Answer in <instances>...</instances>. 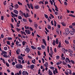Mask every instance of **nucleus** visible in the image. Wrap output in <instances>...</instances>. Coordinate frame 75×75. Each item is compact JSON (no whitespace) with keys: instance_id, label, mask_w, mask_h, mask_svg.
Instances as JSON below:
<instances>
[{"instance_id":"obj_1","label":"nucleus","mask_w":75,"mask_h":75,"mask_svg":"<svg viewBox=\"0 0 75 75\" xmlns=\"http://www.w3.org/2000/svg\"><path fill=\"white\" fill-rule=\"evenodd\" d=\"M16 68L18 69H21L23 68V66L21 64H17L16 65Z\"/></svg>"},{"instance_id":"obj_2","label":"nucleus","mask_w":75,"mask_h":75,"mask_svg":"<svg viewBox=\"0 0 75 75\" xmlns=\"http://www.w3.org/2000/svg\"><path fill=\"white\" fill-rule=\"evenodd\" d=\"M62 50L64 54H65V52H68V49H65L64 48H62Z\"/></svg>"},{"instance_id":"obj_3","label":"nucleus","mask_w":75,"mask_h":75,"mask_svg":"<svg viewBox=\"0 0 75 75\" xmlns=\"http://www.w3.org/2000/svg\"><path fill=\"white\" fill-rule=\"evenodd\" d=\"M25 32L27 34H31V32H30V30H25Z\"/></svg>"},{"instance_id":"obj_4","label":"nucleus","mask_w":75,"mask_h":75,"mask_svg":"<svg viewBox=\"0 0 75 75\" xmlns=\"http://www.w3.org/2000/svg\"><path fill=\"white\" fill-rule=\"evenodd\" d=\"M25 51L27 52V53H29L30 51V49L28 47H26L25 49Z\"/></svg>"},{"instance_id":"obj_5","label":"nucleus","mask_w":75,"mask_h":75,"mask_svg":"<svg viewBox=\"0 0 75 75\" xmlns=\"http://www.w3.org/2000/svg\"><path fill=\"white\" fill-rule=\"evenodd\" d=\"M23 75H28V73H27V71H23L22 72Z\"/></svg>"},{"instance_id":"obj_6","label":"nucleus","mask_w":75,"mask_h":75,"mask_svg":"<svg viewBox=\"0 0 75 75\" xmlns=\"http://www.w3.org/2000/svg\"><path fill=\"white\" fill-rule=\"evenodd\" d=\"M13 12L16 14H18V11L16 9L14 10L13 11Z\"/></svg>"},{"instance_id":"obj_7","label":"nucleus","mask_w":75,"mask_h":75,"mask_svg":"<svg viewBox=\"0 0 75 75\" xmlns=\"http://www.w3.org/2000/svg\"><path fill=\"white\" fill-rule=\"evenodd\" d=\"M67 72H68V73H69L70 74V75H71L72 74V72L71 71V70L69 69H67Z\"/></svg>"},{"instance_id":"obj_8","label":"nucleus","mask_w":75,"mask_h":75,"mask_svg":"<svg viewBox=\"0 0 75 75\" xmlns=\"http://www.w3.org/2000/svg\"><path fill=\"white\" fill-rule=\"evenodd\" d=\"M23 15L26 18H27V17H29V15H28V14L26 13V14H25V13H23Z\"/></svg>"},{"instance_id":"obj_9","label":"nucleus","mask_w":75,"mask_h":75,"mask_svg":"<svg viewBox=\"0 0 75 75\" xmlns=\"http://www.w3.org/2000/svg\"><path fill=\"white\" fill-rule=\"evenodd\" d=\"M42 40L43 42V44H45V46H47V43H46V41L45 39H42Z\"/></svg>"},{"instance_id":"obj_10","label":"nucleus","mask_w":75,"mask_h":75,"mask_svg":"<svg viewBox=\"0 0 75 75\" xmlns=\"http://www.w3.org/2000/svg\"><path fill=\"white\" fill-rule=\"evenodd\" d=\"M66 33L67 34H68L69 33V29L68 28L66 29Z\"/></svg>"},{"instance_id":"obj_11","label":"nucleus","mask_w":75,"mask_h":75,"mask_svg":"<svg viewBox=\"0 0 75 75\" xmlns=\"http://www.w3.org/2000/svg\"><path fill=\"white\" fill-rule=\"evenodd\" d=\"M14 7L15 9H17V8H18L19 7V6H18V4L15 5H14Z\"/></svg>"},{"instance_id":"obj_12","label":"nucleus","mask_w":75,"mask_h":75,"mask_svg":"<svg viewBox=\"0 0 75 75\" xmlns=\"http://www.w3.org/2000/svg\"><path fill=\"white\" fill-rule=\"evenodd\" d=\"M34 25L35 27L37 29L38 28V25L36 24V22H34Z\"/></svg>"},{"instance_id":"obj_13","label":"nucleus","mask_w":75,"mask_h":75,"mask_svg":"<svg viewBox=\"0 0 75 75\" xmlns=\"http://www.w3.org/2000/svg\"><path fill=\"white\" fill-rule=\"evenodd\" d=\"M11 14L14 16V17H17V16H18V15H16L14 13H13V12H11Z\"/></svg>"},{"instance_id":"obj_14","label":"nucleus","mask_w":75,"mask_h":75,"mask_svg":"<svg viewBox=\"0 0 75 75\" xmlns=\"http://www.w3.org/2000/svg\"><path fill=\"white\" fill-rule=\"evenodd\" d=\"M69 33L70 34V35H74V31L71 30L70 31Z\"/></svg>"},{"instance_id":"obj_15","label":"nucleus","mask_w":75,"mask_h":75,"mask_svg":"<svg viewBox=\"0 0 75 75\" xmlns=\"http://www.w3.org/2000/svg\"><path fill=\"white\" fill-rule=\"evenodd\" d=\"M55 43L56 44H59V40H58V38H57L55 41Z\"/></svg>"},{"instance_id":"obj_16","label":"nucleus","mask_w":75,"mask_h":75,"mask_svg":"<svg viewBox=\"0 0 75 75\" xmlns=\"http://www.w3.org/2000/svg\"><path fill=\"white\" fill-rule=\"evenodd\" d=\"M7 54V52H6V51H2V53H1V55H3V54Z\"/></svg>"},{"instance_id":"obj_17","label":"nucleus","mask_w":75,"mask_h":75,"mask_svg":"<svg viewBox=\"0 0 75 75\" xmlns=\"http://www.w3.org/2000/svg\"><path fill=\"white\" fill-rule=\"evenodd\" d=\"M61 64H62V61H59V62H57L56 63V65H60Z\"/></svg>"},{"instance_id":"obj_18","label":"nucleus","mask_w":75,"mask_h":75,"mask_svg":"<svg viewBox=\"0 0 75 75\" xmlns=\"http://www.w3.org/2000/svg\"><path fill=\"white\" fill-rule=\"evenodd\" d=\"M34 7L35 9H38V8H39V7H40V6L38 5L35 6Z\"/></svg>"},{"instance_id":"obj_19","label":"nucleus","mask_w":75,"mask_h":75,"mask_svg":"<svg viewBox=\"0 0 75 75\" xmlns=\"http://www.w3.org/2000/svg\"><path fill=\"white\" fill-rule=\"evenodd\" d=\"M68 51L69 52H71V53H73V52H74L73 50L70 49L68 50Z\"/></svg>"},{"instance_id":"obj_20","label":"nucleus","mask_w":75,"mask_h":75,"mask_svg":"<svg viewBox=\"0 0 75 75\" xmlns=\"http://www.w3.org/2000/svg\"><path fill=\"white\" fill-rule=\"evenodd\" d=\"M19 13H20V15L21 16H23V12L21 11V10H20L19 11Z\"/></svg>"},{"instance_id":"obj_21","label":"nucleus","mask_w":75,"mask_h":75,"mask_svg":"<svg viewBox=\"0 0 75 75\" xmlns=\"http://www.w3.org/2000/svg\"><path fill=\"white\" fill-rule=\"evenodd\" d=\"M44 66L45 67H48V63L47 62H46V63H45L44 64Z\"/></svg>"},{"instance_id":"obj_22","label":"nucleus","mask_w":75,"mask_h":75,"mask_svg":"<svg viewBox=\"0 0 75 75\" xmlns=\"http://www.w3.org/2000/svg\"><path fill=\"white\" fill-rule=\"evenodd\" d=\"M18 58L19 59L23 60V57H18Z\"/></svg>"},{"instance_id":"obj_23","label":"nucleus","mask_w":75,"mask_h":75,"mask_svg":"<svg viewBox=\"0 0 75 75\" xmlns=\"http://www.w3.org/2000/svg\"><path fill=\"white\" fill-rule=\"evenodd\" d=\"M60 23L62 24L63 26H66V24H65V23L64 22H63Z\"/></svg>"},{"instance_id":"obj_24","label":"nucleus","mask_w":75,"mask_h":75,"mask_svg":"<svg viewBox=\"0 0 75 75\" xmlns=\"http://www.w3.org/2000/svg\"><path fill=\"white\" fill-rule=\"evenodd\" d=\"M31 48H32L33 50H36L37 49V47H34L33 46H31Z\"/></svg>"},{"instance_id":"obj_25","label":"nucleus","mask_w":75,"mask_h":75,"mask_svg":"<svg viewBox=\"0 0 75 75\" xmlns=\"http://www.w3.org/2000/svg\"><path fill=\"white\" fill-rule=\"evenodd\" d=\"M41 47L42 48V50H45V46L44 45H42Z\"/></svg>"},{"instance_id":"obj_26","label":"nucleus","mask_w":75,"mask_h":75,"mask_svg":"<svg viewBox=\"0 0 75 75\" xmlns=\"http://www.w3.org/2000/svg\"><path fill=\"white\" fill-rule=\"evenodd\" d=\"M30 68H31V69H34V65H31L30 66Z\"/></svg>"},{"instance_id":"obj_27","label":"nucleus","mask_w":75,"mask_h":75,"mask_svg":"<svg viewBox=\"0 0 75 75\" xmlns=\"http://www.w3.org/2000/svg\"><path fill=\"white\" fill-rule=\"evenodd\" d=\"M30 6L31 9H33V4H30Z\"/></svg>"},{"instance_id":"obj_28","label":"nucleus","mask_w":75,"mask_h":75,"mask_svg":"<svg viewBox=\"0 0 75 75\" xmlns=\"http://www.w3.org/2000/svg\"><path fill=\"white\" fill-rule=\"evenodd\" d=\"M19 43H20V42H19L18 41H16V45L18 46V44H19Z\"/></svg>"},{"instance_id":"obj_29","label":"nucleus","mask_w":75,"mask_h":75,"mask_svg":"<svg viewBox=\"0 0 75 75\" xmlns=\"http://www.w3.org/2000/svg\"><path fill=\"white\" fill-rule=\"evenodd\" d=\"M65 42L66 44H69V42L67 41L66 40H65Z\"/></svg>"},{"instance_id":"obj_30","label":"nucleus","mask_w":75,"mask_h":75,"mask_svg":"<svg viewBox=\"0 0 75 75\" xmlns=\"http://www.w3.org/2000/svg\"><path fill=\"white\" fill-rule=\"evenodd\" d=\"M29 20V21L30 22V23H32L33 22V21L31 20V19L30 18H28Z\"/></svg>"},{"instance_id":"obj_31","label":"nucleus","mask_w":75,"mask_h":75,"mask_svg":"<svg viewBox=\"0 0 75 75\" xmlns=\"http://www.w3.org/2000/svg\"><path fill=\"white\" fill-rule=\"evenodd\" d=\"M69 16H70L71 17H72L74 18H75V16L73 15V14H71L70 15H69Z\"/></svg>"},{"instance_id":"obj_32","label":"nucleus","mask_w":75,"mask_h":75,"mask_svg":"<svg viewBox=\"0 0 75 75\" xmlns=\"http://www.w3.org/2000/svg\"><path fill=\"white\" fill-rule=\"evenodd\" d=\"M48 74H49L50 75H53L52 74V71H49Z\"/></svg>"},{"instance_id":"obj_33","label":"nucleus","mask_w":75,"mask_h":75,"mask_svg":"<svg viewBox=\"0 0 75 75\" xmlns=\"http://www.w3.org/2000/svg\"><path fill=\"white\" fill-rule=\"evenodd\" d=\"M52 44H53V45H55V40H53Z\"/></svg>"},{"instance_id":"obj_34","label":"nucleus","mask_w":75,"mask_h":75,"mask_svg":"<svg viewBox=\"0 0 75 75\" xmlns=\"http://www.w3.org/2000/svg\"><path fill=\"white\" fill-rule=\"evenodd\" d=\"M4 50H5V51H6L7 50V47H5L4 48Z\"/></svg>"},{"instance_id":"obj_35","label":"nucleus","mask_w":75,"mask_h":75,"mask_svg":"<svg viewBox=\"0 0 75 75\" xmlns=\"http://www.w3.org/2000/svg\"><path fill=\"white\" fill-rule=\"evenodd\" d=\"M54 27H56L57 26V22H56V21H54Z\"/></svg>"},{"instance_id":"obj_36","label":"nucleus","mask_w":75,"mask_h":75,"mask_svg":"<svg viewBox=\"0 0 75 75\" xmlns=\"http://www.w3.org/2000/svg\"><path fill=\"white\" fill-rule=\"evenodd\" d=\"M58 47L59 48H61V42H59V43L58 45Z\"/></svg>"},{"instance_id":"obj_37","label":"nucleus","mask_w":75,"mask_h":75,"mask_svg":"<svg viewBox=\"0 0 75 75\" xmlns=\"http://www.w3.org/2000/svg\"><path fill=\"white\" fill-rule=\"evenodd\" d=\"M61 59L62 60H65V58L64 57H62Z\"/></svg>"},{"instance_id":"obj_38","label":"nucleus","mask_w":75,"mask_h":75,"mask_svg":"<svg viewBox=\"0 0 75 75\" xmlns=\"http://www.w3.org/2000/svg\"><path fill=\"white\" fill-rule=\"evenodd\" d=\"M45 17L46 18H48V15H46V14H44Z\"/></svg>"},{"instance_id":"obj_39","label":"nucleus","mask_w":75,"mask_h":75,"mask_svg":"<svg viewBox=\"0 0 75 75\" xmlns=\"http://www.w3.org/2000/svg\"><path fill=\"white\" fill-rule=\"evenodd\" d=\"M47 28L48 29H49V30H51V27L50 25H49L47 27Z\"/></svg>"},{"instance_id":"obj_40","label":"nucleus","mask_w":75,"mask_h":75,"mask_svg":"<svg viewBox=\"0 0 75 75\" xmlns=\"http://www.w3.org/2000/svg\"><path fill=\"white\" fill-rule=\"evenodd\" d=\"M66 59L67 60V61H68L69 62H71V61L69 60V59L68 58H66Z\"/></svg>"},{"instance_id":"obj_41","label":"nucleus","mask_w":75,"mask_h":75,"mask_svg":"<svg viewBox=\"0 0 75 75\" xmlns=\"http://www.w3.org/2000/svg\"><path fill=\"white\" fill-rule=\"evenodd\" d=\"M21 30V29H18L17 28H16V30L17 31V32H19V31H20Z\"/></svg>"},{"instance_id":"obj_42","label":"nucleus","mask_w":75,"mask_h":75,"mask_svg":"<svg viewBox=\"0 0 75 75\" xmlns=\"http://www.w3.org/2000/svg\"><path fill=\"white\" fill-rule=\"evenodd\" d=\"M19 51H20V50H17L16 51V52L17 54H19Z\"/></svg>"},{"instance_id":"obj_43","label":"nucleus","mask_w":75,"mask_h":75,"mask_svg":"<svg viewBox=\"0 0 75 75\" xmlns=\"http://www.w3.org/2000/svg\"><path fill=\"white\" fill-rule=\"evenodd\" d=\"M25 42L23 41L22 42V45L24 46V45H25Z\"/></svg>"},{"instance_id":"obj_44","label":"nucleus","mask_w":75,"mask_h":75,"mask_svg":"<svg viewBox=\"0 0 75 75\" xmlns=\"http://www.w3.org/2000/svg\"><path fill=\"white\" fill-rule=\"evenodd\" d=\"M6 65L7 67H9V64H8V63H7V62H6Z\"/></svg>"},{"instance_id":"obj_45","label":"nucleus","mask_w":75,"mask_h":75,"mask_svg":"<svg viewBox=\"0 0 75 75\" xmlns=\"http://www.w3.org/2000/svg\"><path fill=\"white\" fill-rule=\"evenodd\" d=\"M6 42L8 45H10V43L9 41H7Z\"/></svg>"},{"instance_id":"obj_46","label":"nucleus","mask_w":75,"mask_h":75,"mask_svg":"<svg viewBox=\"0 0 75 75\" xmlns=\"http://www.w3.org/2000/svg\"><path fill=\"white\" fill-rule=\"evenodd\" d=\"M18 18L19 19L21 20V19H22V17L20 16H18Z\"/></svg>"},{"instance_id":"obj_47","label":"nucleus","mask_w":75,"mask_h":75,"mask_svg":"<svg viewBox=\"0 0 75 75\" xmlns=\"http://www.w3.org/2000/svg\"><path fill=\"white\" fill-rule=\"evenodd\" d=\"M21 33H22V34H24V35H26V34H25V32H23V31H21Z\"/></svg>"},{"instance_id":"obj_48","label":"nucleus","mask_w":75,"mask_h":75,"mask_svg":"<svg viewBox=\"0 0 75 75\" xmlns=\"http://www.w3.org/2000/svg\"><path fill=\"white\" fill-rule=\"evenodd\" d=\"M73 46H74V47H73V48H72V49H73V50H74V51H75V45H73Z\"/></svg>"},{"instance_id":"obj_49","label":"nucleus","mask_w":75,"mask_h":75,"mask_svg":"<svg viewBox=\"0 0 75 75\" xmlns=\"http://www.w3.org/2000/svg\"><path fill=\"white\" fill-rule=\"evenodd\" d=\"M7 39L8 40H12V38H8Z\"/></svg>"},{"instance_id":"obj_50","label":"nucleus","mask_w":75,"mask_h":75,"mask_svg":"<svg viewBox=\"0 0 75 75\" xmlns=\"http://www.w3.org/2000/svg\"><path fill=\"white\" fill-rule=\"evenodd\" d=\"M54 52L56 53L57 52V49L56 48H55L54 49Z\"/></svg>"},{"instance_id":"obj_51","label":"nucleus","mask_w":75,"mask_h":75,"mask_svg":"<svg viewBox=\"0 0 75 75\" xmlns=\"http://www.w3.org/2000/svg\"><path fill=\"white\" fill-rule=\"evenodd\" d=\"M50 17H52V18H54V16H53L52 15V14H50Z\"/></svg>"},{"instance_id":"obj_52","label":"nucleus","mask_w":75,"mask_h":75,"mask_svg":"<svg viewBox=\"0 0 75 75\" xmlns=\"http://www.w3.org/2000/svg\"><path fill=\"white\" fill-rule=\"evenodd\" d=\"M1 20L2 21H3L4 20V17L3 16H1Z\"/></svg>"},{"instance_id":"obj_53","label":"nucleus","mask_w":75,"mask_h":75,"mask_svg":"<svg viewBox=\"0 0 75 75\" xmlns=\"http://www.w3.org/2000/svg\"><path fill=\"white\" fill-rule=\"evenodd\" d=\"M55 72L56 74H58V71L57 70V68H55Z\"/></svg>"},{"instance_id":"obj_54","label":"nucleus","mask_w":75,"mask_h":75,"mask_svg":"<svg viewBox=\"0 0 75 75\" xmlns=\"http://www.w3.org/2000/svg\"><path fill=\"white\" fill-rule=\"evenodd\" d=\"M25 29H29V27H27L26 26H25Z\"/></svg>"},{"instance_id":"obj_55","label":"nucleus","mask_w":75,"mask_h":75,"mask_svg":"<svg viewBox=\"0 0 75 75\" xmlns=\"http://www.w3.org/2000/svg\"><path fill=\"white\" fill-rule=\"evenodd\" d=\"M14 57H13L11 59L12 62H13L14 61Z\"/></svg>"},{"instance_id":"obj_56","label":"nucleus","mask_w":75,"mask_h":75,"mask_svg":"<svg viewBox=\"0 0 75 75\" xmlns=\"http://www.w3.org/2000/svg\"><path fill=\"white\" fill-rule=\"evenodd\" d=\"M50 69H55V68H54V67H50Z\"/></svg>"},{"instance_id":"obj_57","label":"nucleus","mask_w":75,"mask_h":75,"mask_svg":"<svg viewBox=\"0 0 75 75\" xmlns=\"http://www.w3.org/2000/svg\"><path fill=\"white\" fill-rule=\"evenodd\" d=\"M71 62L72 64H75L74 62L72 60H71Z\"/></svg>"},{"instance_id":"obj_58","label":"nucleus","mask_w":75,"mask_h":75,"mask_svg":"<svg viewBox=\"0 0 75 75\" xmlns=\"http://www.w3.org/2000/svg\"><path fill=\"white\" fill-rule=\"evenodd\" d=\"M27 5L28 6L29 8H31L30 7V6L29 4H27Z\"/></svg>"},{"instance_id":"obj_59","label":"nucleus","mask_w":75,"mask_h":75,"mask_svg":"<svg viewBox=\"0 0 75 75\" xmlns=\"http://www.w3.org/2000/svg\"><path fill=\"white\" fill-rule=\"evenodd\" d=\"M23 21H24V22H27V20L24 18L23 19Z\"/></svg>"},{"instance_id":"obj_60","label":"nucleus","mask_w":75,"mask_h":75,"mask_svg":"<svg viewBox=\"0 0 75 75\" xmlns=\"http://www.w3.org/2000/svg\"><path fill=\"white\" fill-rule=\"evenodd\" d=\"M47 52L48 53H49V46H47Z\"/></svg>"},{"instance_id":"obj_61","label":"nucleus","mask_w":75,"mask_h":75,"mask_svg":"<svg viewBox=\"0 0 75 75\" xmlns=\"http://www.w3.org/2000/svg\"><path fill=\"white\" fill-rule=\"evenodd\" d=\"M18 61L19 62V63L20 64H21V61L20 60H18Z\"/></svg>"},{"instance_id":"obj_62","label":"nucleus","mask_w":75,"mask_h":75,"mask_svg":"<svg viewBox=\"0 0 75 75\" xmlns=\"http://www.w3.org/2000/svg\"><path fill=\"white\" fill-rule=\"evenodd\" d=\"M38 55H41V53H40V52L39 51H38Z\"/></svg>"},{"instance_id":"obj_63","label":"nucleus","mask_w":75,"mask_h":75,"mask_svg":"<svg viewBox=\"0 0 75 75\" xmlns=\"http://www.w3.org/2000/svg\"><path fill=\"white\" fill-rule=\"evenodd\" d=\"M30 31H33V28H31V27L30 28Z\"/></svg>"},{"instance_id":"obj_64","label":"nucleus","mask_w":75,"mask_h":75,"mask_svg":"<svg viewBox=\"0 0 75 75\" xmlns=\"http://www.w3.org/2000/svg\"><path fill=\"white\" fill-rule=\"evenodd\" d=\"M16 64V63L14 62H13L12 63V65H15V64Z\"/></svg>"}]
</instances>
